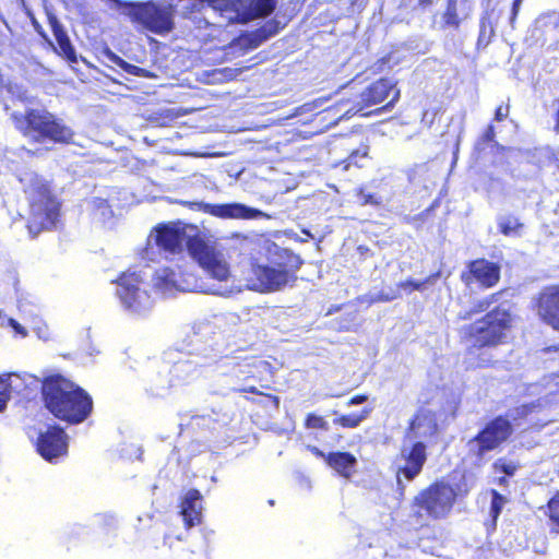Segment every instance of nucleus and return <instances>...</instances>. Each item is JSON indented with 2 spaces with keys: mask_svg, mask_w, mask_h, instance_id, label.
Masks as SVG:
<instances>
[{
  "mask_svg": "<svg viewBox=\"0 0 559 559\" xmlns=\"http://www.w3.org/2000/svg\"><path fill=\"white\" fill-rule=\"evenodd\" d=\"M46 408L57 418L70 424L84 421L93 408L91 396L67 378L55 374L43 382Z\"/></svg>",
  "mask_w": 559,
  "mask_h": 559,
  "instance_id": "f257e3e1",
  "label": "nucleus"
},
{
  "mask_svg": "<svg viewBox=\"0 0 559 559\" xmlns=\"http://www.w3.org/2000/svg\"><path fill=\"white\" fill-rule=\"evenodd\" d=\"M511 326V314L503 308H496L473 323L464 324L460 335L472 348L495 347L504 342Z\"/></svg>",
  "mask_w": 559,
  "mask_h": 559,
  "instance_id": "f03ea898",
  "label": "nucleus"
},
{
  "mask_svg": "<svg viewBox=\"0 0 559 559\" xmlns=\"http://www.w3.org/2000/svg\"><path fill=\"white\" fill-rule=\"evenodd\" d=\"M11 117L17 130L36 141L49 139L69 143L72 140V129L45 109H29L25 115L13 112Z\"/></svg>",
  "mask_w": 559,
  "mask_h": 559,
  "instance_id": "7ed1b4c3",
  "label": "nucleus"
},
{
  "mask_svg": "<svg viewBox=\"0 0 559 559\" xmlns=\"http://www.w3.org/2000/svg\"><path fill=\"white\" fill-rule=\"evenodd\" d=\"M153 288L164 297L174 296L178 292H202L213 295H227L230 289L206 286L193 273L182 265L164 266L152 276Z\"/></svg>",
  "mask_w": 559,
  "mask_h": 559,
  "instance_id": "20e7f679",
  "label": "nucleus"
},
{
  "mask_svg": "<svg viewBox=\"0 0 559 559\" xmlns=\"http://www.w3.org/2000/svg\"><path fill=\"white\" fill-rule=\"evenodd\" d=\"M22 181L31 206L29 230L52 228L59 214V203L51 195L47 185L35 174H26Z\"/></svg>",
  "mask_w": 559,
  "mask_h": 559,
  "instance_id": "39448f33",
  "label": "nucleus"
},
{
  "mask_svg": "<svg viewBox=\"0 0 559 559\" xmlns=\"http://www.w3.org/2000/svg\"><path fill=\"white\" fill-rule=\"evenodd\" d=\"M191 11H200L206 4L219 12L228 23H247L270 15L277 0H191Z\"/></svg>",
  "mask_w": 559,
  "mask_h": 559,
  "instance_id": "423d86ee",
  "label": "nucleus"
},
{
  "mask_svg": "<svg viewBox=\"0 0 559 559\" xmlns=\"http://www.w3.org/2000/svg\"><path fill=\"white\" fill-rule=\"evenodd\" d=\"M455 499L456 492L449 484L436 481L415 496L412 503L413 515L420 524L431 519H444L450 514Z\"/></svg>",
  "mask_w": 559,
  "mask_h": 559,
  "instance_id": "0eeeda50",
  "label": "nucleus"
},
{
  "mask_svg": "<svg viewBox=\"0 0 559 559\" xmlns=\"http://www.w3.org/2000/svg\"><path fill=\"white\" fill-rule=\"evenodd\" d=\"M189 253L204 272L217 282L216 284L203 282L206 286L230 289L227 295H223L224 297H229L235 292H239L235 286L228 285L231 276L230 265L223 251L199 238L189 242Z\"/></svg>",
  "mask_w": 559,
  "mask_h": 559,
  "instance_id": "6e6552de",
  "label": "nucleus"
},
{
  "mask_svg": "<svg viewBox=\"0 0 559 559\" xmlns=\"http://www.w3.org/2000/svg\"><path fill=\"white\" fill-rule=\"evenodd\" d=\"M195 228L193 226L178 224L160 225L151 231L147 238V246L144 250L145 258L154 260L155 248L165 253H179L186 245L198 239L194 236Z\"/></svg>",
  "mask_w": 559,
  "mask_h": 559,
  "instance_id": "1a4fd4ad",
  "label": "nucleus"
},
{
  "mask_svg": "<svg viewBox=\"0 0 559 559\" xmlns=\"http://www.w3.org/2000/svg\"><path fill=\"white\" fill-rule=\"evenodd\" d=\"M141 285V277L135 272L123 274L117 285V296L121 304L134 314H145L153 307V299Z\"/></svg>",
  "mask_w": 559,
  "mask_h": 559,
  "instance_id": "9d476101",
  "label": "nucleus"
},
{
  "mask_svg": "<svg viewBox=\"0 0 559 559\" xmlns=\"http://www.w3.org/2000/svg\"><path fill=\"white\" fill-rule=\"evenodd\" d=\"M512 432L510 423L498 417L486 425V427L473 439L467 442L468 453L476 457L479 463L484 455L497 449L504 442Z\"/></svg>",
  "mask_w": 559,
  "mask_h": 559,
  "instance_id": "9b49d317",
  "label": "nucleus"
},
{
  "mask_svg": "<svg viewBox=\"0 0 559 559\" xmlns=\"http://www.w3.org/2000/svg\"><path fill=\"white\" fill-rule=\"evenodd\" d=\"M427 460L426 445L423 441L405 440L397 461L396 480L399 489L404 490L406 481L414 480L421 472Z\"/></svg>",
  "mask_w": 559,
  "mask_h": 559,
  "instance_id": "f8f14e48",
  "label": "nucleus"
},
{
  "mask_svg": "<svg viewBox=\"0 0 559 559\" xmlns=\"http://www.w3.org/2000/svg\"><path fill=\"white\" fill-rule=\"evenodd\" d=\"M295 278L285 265H255L251 270L247 287L258 292H274L283 288Z\"/></svg>",
  "mask_w": 559,
  "mask_h": 559,
  "instance_id": "ddd939ff",
  "label": "nucleus"
},
{
  "mask_svg": "<svg viewBox=\"0 0 559 559\" xmlns=\"http://www.w3.org/2000/svg\"><path fill=\"white\" fill-rule=\"evenodd\" d=\"M130 14L134 20L154 33H167L173 27V10L170 5H158L152 2L135 4Z\"/></svg>",
  "mask_w": 559,
  "mask_h": 559,
  "instance_id": "4468645a",
  "label": "nucleus"
},
{
  "mask_svg": "<svg viewBox=\"0 0 559 559\" xmlns=\"http://www.w3.org/2000/svg\"><path fill=\"white\" fill-rule=\"evenodd\" d=\"M68 437L59 427H50L40 433L37 440V451L47 461L64 456L68 452Z\"/></svg>",
  "mask_w": 559,
  "mask_h": 559,
  "instance_id": "2eb2a0df",
  "label": "nucleus"
},
{
  "mask_svg": "<svg viewBox=\"0 0 559 559\" xmlns=\"http://www.w3.org/2000/svg\"><path fill=\"white\" fill-rule=\"evenodd\" d=\"M204 211L215 217L225 219L270 218L266 213L242 203L205 204Z\"/></svg>",
  "mask_w": 559,
  "mask_h": 559,
  "instance_id": "dca6fc26",
  "label": "nucleus"
},
{
  "mask_svg": "<svg viewBox=\"0 0 559 559\" xmlns=\"http://www.w3.org/2000/svg\"><path fill=\"white\" fill-rule=\"evenodd\" d=\"M537 314L543 322L559 331V286L548 287L539 294Z\"/></svg>",
  "mask_w": 559,
  "mask_h": 559,
  "instance_id": "f3484780",
  "label": "nucleus"
},
{
  "mask_svg": "<svg viewBox=\"0 0 559 559\" xmlns=\"http://www.w3.org/2000/svg\"><path fill=\"white\" fill-rule=\"evenodd\" d=\"M390 93L394 94L390 103L396 102L400 97V91L395 88L391 81L382 79L374 82L361 93L360 102L357 104V108L353 114L362 110L365 106L377 105L384 102Z\"/></svg>",
  "mask_w": 559,
  "mask_h": 559,
  "instance_id": "a211bd4d",
  "label": "nucleus"
},
{
  "mask_svg": "<svg viewBox=\"0 0 559 559\" xmlns=\"http://www.w3.org/2000/svg\"><path fill=\"white\" fill-rule=\"evenodd\" d=\"M437 429L435 414L429 409H420L411 423L406 440L414 442L429 439L436 435Z\"/></svg>",
  "mask_w": 559,
  "mask_h": 559,
  "instance_id": "6ab92c4d",
  "label": "nucleus"
},
{
  "mask_svg": "<svg viewBox=\"0 0 559 559\" xmlns=\"http://www.w3.org/2000/svg\"><path fill=\"white\" fill-rule=\"evenodd\" d=\"M462 277L467 285L475 281L484 287H491L498 283L500 270L492 262L476 260L469 264V274Z\"/></svg>",
  "mask_w": 559,
  "mask_h": 559,
  "instance_id": "aec40b11",
  "label": "nucleus"
},
{
  "mask_svg": "<svg viewBox=\"0 0 559 559\" xmlns=\"http://www.w3.org/2000/svg\"><path fill=\"white\" fill-rule=\"evenodd\" d=\"M201 511V493L195 489H190L181 504V515L188 528L200 521Z\"/></svg>",
  "mask_w": 559,
  "mask_h": 559,
  "instance_id": "412c9836",
  "label": "nucleus"
},
{
  "mask_svg": "<svg viewBox=\"0 0 559 559\" xmlns=\"http://www.w3.org/2000/svg\"><path fill=\"white\" fill-rule=\"evenodd\" d=\"M328 464L341 476L352 477L356 473L357 460L347 452L330 453L326 456Z\"/></svg>",
  "mask_w": 559,
  "mask_h": 559,
  "instance_id": "4be33fe9",
  "label": "nucleus"
},
{
  "mask_svg": "<svg viewBox=\"0 0 559 559\" xmlns=\"http://www.w3.org/2000/svg\"><path fill=\"white\" fill-rule=\"evenodd\" d=\"M471 8L466 1L450 0L448 9L443 15L444 23L451 27H457L461 21L469 14Z\"/></svg>",
  "mask_w": 559,
  "mask_h": 559,
  "instance_id": "5701e85b",
  "label": "nucleus"
},
{
  "mask_svg": "<svg viewBox=\"0 0 559 559\" xmlns=\"http://www.w3.org/2000/svg\"><path fill=\"white\" fill-rule=\"evenodd\" d=\"M53 36L57 40V44L59 46L60 51L70 60L75 61V50L73 46L71 45V41L67 35V33L63 31L62 26L57 22L56 19L50 21Z\"/></svg>",
  "mask_w": 559,
  "mask_h": 559,
  "instance_id": "b1692460",
  "label": "nucleus"
},
{
  "mask_svg": "<svg viewBox=\"0 0 559 559\" xmlns=\"http://www.w3.org/2000/svg\"><path fill=\"white\" fill-rule=\"evenodd\" d=\"M53 36L57 40V44L59 46L60 51L70 60L75 61V50L73 46L71 45V41L67 35V33L63 31L62 26L57 22L56 19L50 21Z\"/></svg>",
  "mask_w": 559,
  "mask_h": 559,
  "instance_id": "393cba45",
  "label": "nucleus"
},
{
  "mask_svg": "<svg viewBox=\"0 0 559 559\" xmlns=\"http://www.w3.org/2000/svg\"><path fill=\"white\" fill-rule=\"evenodd\" d=\"M267 367L269 364L265 360L253 358L245 360L242 364H238L237 367L234 368L233 374L238 378L245 373H247L248 377H257Z\"/></svg>",
  "mask_w": 559,
  "mask_h": 559,
  "instance_id": "a878e982",
  "label": "nucleus"
},
{
  "mask_svg": "<svg viewBox=\"0 0 559 559\" xmlns=\"http://www.w3.org/2000/svg\"><path fill=\"white\" fill-rule=\"evenodd\" d=\"M496 300V295L477 300L472 305L468 310H462L459 312L457 318L460 320H469L474 316L485 312L489 309L491 304Z\"/></svg>",
  "mask_w": 559,
  "mask_h": 559,
  "instance_id": "bb28decb",
  "label": "nucleus"
},
{
  "mask_svg": "<svg viewBox=\"0 0 559 559\" xmlns=\"http://www.w3.org/2000/svg\"><path fill=\"white\" fill-rule=\"evenodd\" d=\"M4 379L9 380V388L13 390L15 394H22L23 391L35 381L32 376H21L19 373H5Z\"/></svg>",
  "mask_w": 559,
  "mask_h": 559,
  "instance_id": "cd10ccee",
  "label": "nucleus"
},
{
  "mask_svg": "<svg viewBox=\"0 0 559 559\" xmlns=\"http://www.w3.org/2000/svg\"><path fill=\"white\" fill-rule=\"evenodd\" d=\"M370 413V408H365L360 414L341 415L334 419V424L346 428H356L369 416Z\"/></svg>",
  "mask_w": 559,
  "mask_h": 559,
  "instance_id": "c85d7f7f",
  "label": "nucleus"
},
{
  "mask_svg": "<svg viewBox=\"0 0 559 559\" xmlns=\"http://www.w3.org/2000/svg\"><path fill=\"white\" fill-rule=\"evenodd\" d=\"M498 226L503 235L510 236L518 234L519 229L522 227V224L514 216H502L499 218Z\"/></svg>",
  "mask_w": 559,
  "mask_h": 559,
  "instance_id": "c756f323",
  "label": "nucleus"
},
{
  "mask_svg": "<svg viewBox=\"0 0 559 559\" xmlns=\"http://www.w3.org/2000/svg\"><path fill=\"white\" fill-rule=\"evenodd\" d=\"M92 209L95 213V216L102 221H106L107 218L112 216V211L110 205H108L107 200L102 198H95L91 201Z\"/></svg>",
  "mask_w": 559,
  "mask_h": 559,
  "instance_id": "7c9ffc66",
  "label": "nucleus"
},
{
  "mask_svg": "<svg viewBox=\"0 0 559 559\" xmlns=\"http://www.w3.org/2000/svg\"><path fill=\"white\" fill-rule=\"evenodd\" d=\"M173 385L171 381L166 379V376L158 377L152 380L151 391L155 395H164Z\"/></svg>",
  "mask_w": 559,
  "mask_h": 559,
  "instance_id": "2f4dec72",
  "label": "nucleus"
},
{
  "mask_svg": "<svg viewBox=\"0 0 559 559\" xmlns=\"http://www.w3.org/2000/svg\"><path fill=\"white\" fill-rule=\"evenodd\" d=\"M105 56L108 58L109 61L114 62L118 67H120L122 70L130 74H136L140 70L136 66L130 64L126 62L123 59L111 52L110 50L105 51Z\"/></svg>",
  "mask_w": 559,
  "mask_h": 559,
  "instance_id": "473e14b6",
  "label": "nucleus"
},
{
  "mask_svg": "<svg viewBox=\"0 0 559 559\" xmlns=\"http://www.w3.org/2000/svg\"><path fill=\"white\" fill-rule=\"evenodd\" d=\"M491 495H492V498H491L490 513H491L493 520H496L499 516L502 508L507 503V498L503 497L502 495H500L496 490H492Z\"/></svg>",
  "mask_w": 559,
  "mask_h": 559,
  "instance_id": "72a5a7b5",
  "label": "nucleus"
},
{
  "mask_svg": "<svg viewBox=\"0 0 559 559\" xmlns=\"http://www.w3.org/2000/svg\"><path fill=\"white\" fill-rule=\"evenodd\" d=\"M431 277L427 278L426 281H414V280H407L405 282H401L397 286L399 289L404 290L405 293L409 294L413 290H424L426 288V284L429 283Z\"/></svg>",
  "mask_w": 559,
  "mask_h": 559,
  "instance_id": "f704fd0d",
  "label": "nucleus"
},
{
  "mask_svg": "<svg viewBox=\"0 0 559 559\" xmlns=\"http://www.w3.org/2000/svg\"><path fill=\"white\" fill-rule=\"evenodd\" d=\"M547 513L552 523L559 527V493L550 499L547 506Z\"/></svg>",
  "mask_w": 559,
  "mask_h": 559,
  "instance_id": "c9c22d12",
  "label": "nucleus"
},
{
  "mask_svg": "<svg viewBox=\"0 0 559 559\" xmlns=\"http://www.w3.org/2000/svg\"><path fill=\"white\" fill-rule=\"evenodd\" d=\"M307 427L309 428H322V429H326V421L320 417V416H317V415H309L307 417Z\"/></svg>",
  "mask_w": 559,
  "mask_h": 559,
  "instance_id": "e433bc0d",
  "label": "nucleus"
},
{
  "mask_svg": "<svg viewBox=\"0 0 559 559\" xmlns=\"http://www.w3.org/2000/svg\"><path fill=\"white\" fill-rule=\"evenodd\" d=\"M15 394L13 390L9 388V380L4 379V374L0 376V395L11 400L12 395Z\"/></svg>",
  "mask_w": 559,
  "mask_h": 559,
  "instance_id": "4c0bfd02",
  "label": "nucleus"
},
{
  "mask_svg": "<svg viewBox=\"0 0 559 559\" xmlns=\"http://www.w3.org/2000/svg\"><path fill=\"white\" fill-rule=\"evenodd\" d=\"M496 468L501 469L504 474L511 476L514 474L516 466L513 463H506V462H497L495 464Z\"/></svg>",
  "mask_w": 559,
  "mask_h": 559,
  "instance_id": "58836bf2",
  "label": "nucleus"
},
{
  "mask_svg": "<svg viewBox=\"0 0 559 559\" xmlns=\"http://www.w3.org/2000/svg\"><path fill=\"white\" fill-rule=\"evenodd\" d=\"M8 324L14 330L16 334L21 335L22 337L27 336L26 329L23 325H21L16 320L10 318L8 319Z\"/></svg>",
  "mask_w": 559,
  "mask_h": 559,
  "instance_id": "ea45409f",
  "label": "nucleus"
},
{
  "mask_svg": "<svg viewBox=\"0 0 559 559\" xmlns=\"http://www.w3.org/2000/svg\"><path fill=\"white\" fill-rule=\"evenodd\" d=\"M360 202L362 204H379V200H377L372 194L360 192L359 195Z\"/></svg>",
  "mask_w": 559,
  "mask_h": 559,
  "instance_id": "a19ab883",
  "label": "nucleus"
},
{
  "mask_svg": "<svg viewBox=\"0 0 559 559\" xmlns=\"http://www.w3.org/2000/svg\"><path fill=\"white\" fill-rule=\"evenodd\" d=\"M190 369V365L187 364V362H178L176 364L173 369H171V372L178 377L180 373L182 372H186Z\"/></svg>",
  "mask_w": 559,
  "mask_h": 559,
  "instance_id": "79ce46f5",
  "label": "nucleus"
},
{
  "mask_svg": "<svg viewBox=\"0 0 559 559\" xmlns=\"http://www.w3.org/2000/svg\"><path fill=\"white\" fill-rule=\"evenodd\" d=\"M399 296V292H394L392 294H380L373 299V301H390L397 298Z\"/></svg>",
  "mask_w": 559,
  "mask_h": 559,
  "instance_id": "37998d69",
  "label": "nucleus"
},
{
  "mask_svg": "<svg viewBox=\"0 0 559 559\" xmlns=\"http://www.w3.org/2000/svg\"><path fill=\"white\" fill-rule=\"evenodd\" d=\"M509 114V108L499 106L496 110V120L501 121L503 120Z\"/></svg>",
  "mask_w": 559,
  "mask_h": 559,
  "instance_id": "c03bdc74",
  "label": "nucleus"
},
{
  "mask_svg": "<svg viewBox=\"0 0 559 559\" xmlns=\"http://www.w3.org/2000/svg\"><path fill=\"white\" fill-rule=\"evenodd\" d=\"M367 401L366 395H357L347 402V406L358 405Z\"/></svg>",
  "mask_w": 559,
  "mask_h": 559,
  "instance_id": "a18cd8bd",
  "label": "nucleus"
},
{
  "mask_svg": "<svg viewBox=\"0 0 559 559\" xmlns=\"http://www.w3.org/2000/svg\"><path fill=\"white\" fill-rule=\"evenodd\" d=\"M10 400L7 399L5 396L3 395H0V413L4 412L7 409V406H8V402Z\"/></svg>",
  "mask_w": 559,
  "mask_h": 559,
  "instance_id": "49530a36",
  "label": "nucleus"
},
{
  "mask_svg": "<svg viewBox=\"0 0 559 559\" xmlns=\"http://www.w3.org/2000/svg\"><path fill=\"white\" fill-rule=\"evenodd\" d=\"M520 7H521L520 4H516L513 2L511 22H513L514 19L516 17Z\"/></svg>",
  "mask_w": 559,
  "mask_h": 559,
  "instance_id": "de8ad7c7",
  "label": "nucleus"
},
{
  "mask_svg": "<svg viewBox=\"0 0 559 559\" xmlns=\"http://www.w3.org/2000/svg\"><path fill=\"white\" fill-rule=\"evenodd\" d=\"M490 364V359H486V358H481L479 359V361L477 362V366L478 367H485V366H488Z\"/></svg>",
  "mask_w": 559,
  "mask_h": 559,
  "instance_id": "09e8293b",
  "label": "nucleus"
},
{
  "mask_svg": "<svg viewBox=\"0 0 559 559\" xmlns=\"http://www.w3.org/2000/svg\"><path fill=\"white\" fill-rule=\"evenodd\" d=\"M242 391L251 392V393H255L257 392L255 388H253V386H250V388H247V389H242Z\"/></svg>",
  "mask_w": 559,
  "mask_h": 559,
  "instance_id": "8fccbe9b",
  "label": "nucleus"
},
{
  "mask_svg": "<svg viewBox=\"0 0 559 559\" xmlns=\"http://www.w3.org/2000/svg\"><path fill=\"white\" fill-rule=\"evenodd\" d=\"M530 409H531V408H530L528 406H526V405H523V406H522V412H523V414H524V413H526V412H528Z\"/></svg>",
  "mask_w": 559,
  "mask_h": 559,
  "instance_id": "3c124183",
  "label": "nucleus"
},
{
  "mask_svg": "<svg viewBox=\"0 0 559 559\" xmlns=\"http://www.w3.org/2000/svg\"><path fill=\"white\" fill-rule=\"evenodd\" d=\"M314 452H316V454H318V455H320L322 457H325V455L321 451H319L318 449H314Z\"/></svg>",
  "mask_w": 559,
  "mask_h": 559,
  "instance_id": "603ef678",
  "label": "nucleus"
},
{
  "mask_svg": "<svg viewBox=\"0 0 559 559\" xmlns=\"http://www.w3.org/2000/svg\"><path fill=\"white\" fill-rule=\"evenodd\" d=\"M522 2H523V0H514V3L520 4V5L522 4Z\"/></svg>",
  "mask_w": 559,
  "mask_h": 559,
  "instance_id": "864d4df0",
  "label": "nucleus"
},
{
  "mask_svg": "<svg viewBox=\"0 0 559 559\" xmlns=\"http://www.w3.org/2000/svg\"><path fill=\"white\" fill-rule=\"evenodd\" d=\"M352 109L346 110L345 115H349Z\"/></svg>",
  "mask_w": 559,
  "mask_h": 559,
  "instance_id": "5fc2aeb1",
  "label": "nucleus"
},
{
  "mask_svg": "<svg viewBox=\"0 0 559 559\" xmlns=\"http://www.w3.org/2000/svg\"><path fill=\"white\" fill-rule=\"evenodd\" d=\"M3 318V311L0 310V319Z\"/></svg>",
  "mask_w": 559,
  "mask_h": 559,
  "instance_id": "6e6d98bb",
  "label": "nucleus"
}]
</instances>
